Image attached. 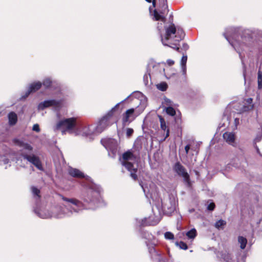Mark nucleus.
Listing matches in <instances>:
<instances>
[{"instance_id": "obj_40", "label": "nucleus", "mask_w": 262, "mask_h": 262, "mask_svg": "<svg viewBox=\"0 0 262 262\" xmlns=\"http://www.w3.org/2000/svg\"><path fill=\"white\" fill-rule=\"evenodd\" d=\"M187 60V56L186 55H183L181 58V66L186 65Z\"/></svg>"}, {"instance_id": "obj_22", "label": "nucleus", "mask_w": 262, "mask_h": 262, "mask_svg": "<svg viewBox=\"0 0 262 262\" xmlns=\"http://www.w3.org/2000/svg\"><path fill=\"white\" fill-rule=\"evenodd\" d=\"M246 103L247 105L245 103L243 105L242 107L239 109H237L239 113H242L245 112H247L249 110L251 109L253 107V105L251 104L252 103V98H248L246 100Z\"/></svg>"}, {"instance_id": "obj_17", "label": "nucleus", "mask_w": 262, "mask_h": 262, "mask_svg": "<svg viewBox=\"0 0 262 262\" xmlns=\"http://www.w3.org/2000/svg\"><path fill=\"white\" fill-rule=\"evenodd\" d=\"M141 236L146 239L145 243L151 244V245H156L158 243L157 239L150 233L146 231H141Z\"/></svg>"}, {"instance_id": "obj_41", "label": "nucleus", "mask_w": 262, "mask_h": 262, "mask_svg": "<svg viewBox=\"0 0 262 262\" xmlns=\"http://www.w3.org/2000/svg\"><path fill=\"white\" fill-rule=\"evenodd\" d=\"M0 159L5 164H8L9 162V160L8 158H6L5 156H2L1 155H0Z\"/></svg>"}, {"instance_id": "obj_8", "label": "nucleus", "mask_w": 262, "mask_h": 262, "mask_svg": "<svg viewBox=\"0 0 262 262\" xmlns=\"http://www.w3.org/2000/svg\"><path fill=\"white\" fill-rule=\"evenodd\" d=\"M123 161H121V164L124 166L126 169L130 172V177L135 180L137 179V167H135L134 165L130 162H128L129 160H133L135 159L133 154L129 150L124 152L122 155Z\"/></svg>"}, {"instance_id": "obj_37", "label": "nucleus", "mask_w": 262, "mask_h": 262, "mask_svg": "<svg viewBox=\"0 0 262 262\" xmlns=\"http://www.w3.org/2000/svg\"><path fill=\"white\" fill-rule=\"evenodd\" d=\"M176 245L181 249L186 250L188 248L186 244L183 242H176Z\"/></svg>"}, {"instance_id": "obj_32", "label": "nucleus", "mask_w": 262, "mask_h": 262, "mask_svg": "<svg viewBox=\"0 0 262 262\" xmlns=\"http://www.w3.org/2000/svg\"><path fill=\"white\" fill-rule=\"evenodd\" d=\"M186 236L189 239H193L196 236V230L194 228L191 229L186 233Z\"/></svg>"}, {"instance_id": "obj_56", "label": "nucleus", "mask_w": 262, "mask_h": 262, "mask_svg": "<svg viewBox=\"0 0 262 262\" xmlns=\"http://www.w3.org/2000/svg\"><path fill=\"white\" fill-rule=\"evenodd\" d=\"M183 47L184 49L185 50H187L188 49V46L187 44H186V43H184L183 44Z\"/></svg>"}, {"instance_id": "obj_19", "label": "nucleus", "mask_w": 262, "mask_h": 262, "mask_svg": "<svg viewBox=\"0 0 262 262\" xmlns=\"http://www.w3.org/2000/svg\"><path fill=\"white\" fill-rule=\"evenodd\" d=\"M223 137L228 144L233 146H236L235 137L234 133L226 132L224 133Z\"/></svg>"}, {"instance_id": "obj_5", "label": "nucleus", "mask_w": 262, "mask_h": 262, "mask_svg": "<svg viewBox=\"0 0 262 262\" xmlns=\"http://www.w3.org/2000/svg\"><path fill=\"white\" fill-rule=\"evenodd\" d=\"M141 93L139 92H134L131 95L128 96L126 98L122 101L121 102L117 103L114 107H113L105 116H104L98 122L96 126H95V132L96 134H100L103 132L107 127L112 124L113 122L111 121V119L113 115L115 109L119 106V105L123 102L125 101L128 99L130 96L139 98L141 96Z\"/></svg>"}, {"instance_id": "obj_10", "label": "nucleus", "mask_w": 262, "mask_h": 262, "mask_svg": "<svg viewBox=\"0 0 262 262\" xmlns=\"http://www.w3.org/2000/svg\"><path fill=\"white\" fill-rule=\"evenodd\" d=\"M217 257L222 262H245L246 259L244 255H233L227 251L219 252L217 253Z\"/></svg>"}, {"instance_id": "obj_54", "label": "nucleus", "mask_w": 262, "mask_h": 262, "mask_svg": "<svg viewBox=\"0 0 262 262\" xmlns=\"http://www.w3.org/2000/svg\"><path fill=\"white\" fill-rule=\"evenodd\" d=\"M145 220H146V219H144V220H141V222H139V224L141 226H143L144 225H145L146 224L145 223Z\"/></svg>"}, {"instance_id": "obj_45", "label": "nucleus", "mask_w": 262, "mask_h": 262, "mask_svg": "<svg viewBox=\"0 0 262 262\" xmlns=\"http://www.w3.org/2000/svg\"><path fill=\"white\" fill-rule=\"evenodd\" d=\"M215 207V204L214 203H210L207 206V209L208 210L212 211L214 209Z\"/></svg>"}, {"instance_id": "obj_53", "label": "nucleus", "mask_w": 262, "mask_h": 262, "mask_svg": "<svg viewBox=\"0 0 262 262\" xmlns=\"http://www.w3.org/2000/svg\"><path fill=\"white\" fill-rule=\"evenodd\" d=\"M258 79H262V73L260 71H258Z\"/></svg>"}, {"instance_id": "obj_27", "label": "nucleus", "mask_w": 262, "mask_h": 262, "mask_svg": "<svg viewBox=\"0 0 262 262\" xmlns=\"http://www.w3.org/2000/svg\"><path fill=\"white\" fill-rule=\"evenodd\" d=\"M226 224V222L225 221L220 220L215 222L214 227L219 230L223 229Z\"/></svg>"}, {"instance_id": "obj_43", "label": "nucleus", "mask_w": 262, "mask_h": 262, "mask_svg": "<svg viewBox=\"0 0 262 262\" xmlns=\"http://www.w3.org/2000/svg\"><path fill=\"white\" fill-rule=\"evenodd\" d=\"M133 132H134L133 129L130 128H127L126 129V136L128 137H129L130 136H131L132 135Z\"/></svg>"}, {"instance_id": "obj_14", "label": "nucleus", "mask_w": 262, "mask_h": 262, "mask_svg": "<svg viewBox=\"0 0 262 262\" xmlns=\"http://www.w3.org/2000/svg\"><path fill=\"white\" fill-rule=\"evenodd\" d=\"M21 157L30 163L34 165L38 170L43 171V168L39 158L36 155L32 154H22Z\"/></svg>"}, {"instance_id": "obj_50", "label": "nucleus", "mask_w": 262, "mask_h": 262, "mask_svg": "<svg viewBox=\"0 0 262 262\" xmlns=\"http://www.w3.org/2000/svg\"><path fill=\"white\" fill-rule=\"evenodd\" d=\"M167 63L169 66H171L174 64V61L171 59H168L167 60Z\"/></svg>"}, {"instance_id": "obj_30", "label": "nucleus", "mask_w": 262, "mask_h": 262, "mask_svg": "<svg viewBox=\"0 0 262 262\" xmlns=\"http://www.w3.org/2000/svg\"><path fill=\"white\" fill-rule=\"evenodd\" d=\"M162 105L164 108H165L166 107L173 106L174 104L170 99L166 97H164L163 98V101H162Z\"/></svg>"}, {"instance_id": "obj_26", "label": "nucleus", "mask_w": 262, "mask_h": 262, "mask_svg": "<svg viewBox=\"0 0 262 262\" xmlns=\"http://www.w3.org/2000/svg\"><path fill=\"white\" fill-rule=\"evenodd\" d=\"M238 243L240 245V248L242 249H244L247 244V240L246 238L242 236H239L238 237Z\"/></svg>"}, {"instance_id": "obj_18", "label": "nucleus", "mask_w": 262, "mask_h": 262, "mask_svg": "<svg viewBox=\"0 0 262 262\" xmlns=\"http://www.w3.org/2000/svg\"><path fill=\"white\" fill-rule=\"evenodd\" d=\"M68 172L71 176L74 178H83L87 180H89V179H90V178L89 176H85L82 171L76 168L70 167L68 170Z\"/></svg>"}, {"instance_id": "obj_3", "label": "nucleus", "mask_w": 262, "mask_h": 262, "mask_svg": "<svg viewBox=\"0 0 262 262\" xmlns=\"http://www.w3.org/2000/svg\"><path fill=\"white\" fill-rule=\"evenodd\" d=\"M177 200L174 196L169 195L167 199L158 201L152 208L154 215L149 217V225H156L161 220L162 213L170 214L176 209Z\"/></svg>"}, {"instance_id": "obj_33", "label": "nucleus", "mask_w": 262, "mask_h": 262, "mask_svg": "<svg viewBox=\"0 0 262 262\" xmlns=\"http://www.w3.org/2000/svg\"><path fill=\"white\" fill-rule=\"evenodd\" d=\"M52 83V80L51 78L50 77H46L43 79V80L41 83H42V85H43V86L46 89H48L51 86Z\"/></svg>"}, {"instance_id": "obj_6", "label": "nucleus", "mask_w": 262, "mask_h": 262, "mask_svg": "<svg viewBox=\"0 0 262 262\" xmlns=\"http://www.w3.org/2000/svg\"><path fill=\"white\" fill-rule=\"evenodd\" d=\"M77 126L76 119L75 118H70L63 119L59 121L54 127L55 130H60L62 135L68 132L70 134L75 133Z\"/></svg>"}, {"instance_id": "obj_16", "label": "nucleus", "mask_w": 262, "mask_h": 262, "mask_svg": "<svg viewBox=\"0 0 262 262\" xmlns=\"http://www.w3.org/2000/svg\"><path fill=\"white\" fill-rule=\"evenodd\" d=\"M42 85V83L40 81L34 82L32 83L29 86V88L25 93V95L22 96L21 99L26 98L31 93L35 92L39 90Z\"/></svg>"}, {"instance_id": "obj_48", "label": "nucleus", "mask_w": 262, "mask_h": 262, "mask_svg": "<svg viewBox=\"0 0 262 262\" xmlns=\"http://www.w3.org/2000/svg\"><path fill=\"white\" fill-rule=\"evenodd\" d=\"M254 147H255V149H256V150L257 153L259 156H261L262 155H261V153H260V152L259 149V148L258 147V146H257L256 144H255H255H254Z\"/></svg>"}, {"instance_id": "obj_23", "label": "nucleus", "mask_w": 262, "mask_h": 262, "mask_svg": "<svg viewBox=\"0 0 262 262\" xmlns=\"http://www.w3.org/2000/svg\"><path fill=\"white\" fill-rule=\"evenodd\" d=\"M159 120H160V122L161 128L162 130L166 131V132L165 138L164 139V140L166 138H167L169 136V130L166 125V124L164 119L161 116H159Z\"/></svg>"}, {"instance_id": "obj_34", "label": "nucleus", "mask_w": 262, "mask_h": 262, "mask_svg": "<svg viewBox=\"0 0 262 262\" xmlns=\"http://www.w3.org/2000/svg\"><path fill=\"white\" fill-rule=\"evenodd\" d=\"M164 110L169 116H173L176 115V111L172 106L166 107Z\"/></svg>"}, {"instance_id": "obj_42", "label": "nucleus", "mask_w": 262, "mask_h": 262, "mask_svg": "<svg viewBox=\"0 0 262 262\" xmlns=\"http://www.w3.org/2000/svg\"><path fill=\"white\" fill-rule=\"evenodd\" d=\"M148 77H149V76L148 75V72H147V73H146L143 77V80H144V83L146 85L148 84Z\"/></svg>"}, {"instance_id": "obj_21", "label": "nucleus", "mask_w": 262, "mask_h": 262, "mask_svg": "<svg viewBox=\"0 0 262 262\" xmlns=\"http://www.w3.org/2000/svg\"><path fill=\"white\" fill-rule=\"evenodd\" d=\"M135 110L134 108H130L127 110L123 115V122L124 123L130 122V118H132V119H134L135 118Z\"/></svg>"}, {"instance_id": "obj_51", "label": "nucleus", "mask_w": 262, "mask_h": 262, "mask_svg": "<svg viewBox=\"0 0 262 262\" xmlns=\"http://www.w3.org/2000/svg\"><path fill=\"white\" fill-rule=\"evenodd\" d=\"M190 149V146L189 145H187L185 147V152H186V154L187 155L188 153V151H189V150Z\"/></svg>"}, {"instance_id": "obj_15", "label": "nucleus", "mask_w": 262, "mask_h": 262, "mask_svg": "<svg viewBox=\"0 0 262 262\" xmlns=\"http://www.w3.org/2000/svg\"><path fill=\"white\" fill-rule=\"evenodd\" d=\"M75 134L76 135H79L85 137H88L93 134H96L95 132V126L93 125H81L77 126Z\"/></svg>"}, {"instance_id": "obj_36", "label": "nucleus", "mask_w": 262, "mask_h": 262, "mask_svg": "<svg viewBox=\"0 0 262 262\" xmlns=\"http://www.w3.org/2000/svg\"><path fill=\"white\" fill-rule=\"evenodd\" d=\"M158 90L161 91H165L167 89V84L165 82H161L157 85Z\"/></svg>"}, {"instance_id": "obj_11", "label": "nucleus", "mask_w": 262, "mask_h": 262, "mask_svg": "<svg viewBox=\"0 0 262 262\" xmlns=\"http://www.w3.org/2000/svg\"><path fill=\"white\" fill-rule=\"evenodd\" d=\"M165 64L160 63H151L148 64L147 72H148L149 78H151V75H157L158 74L164 75L166 78L169 77L165 72Z\"/></svg>"}, {"instance_id": "obj_47", "label": "nucleus", "mask_w": 262, "mask_h": 262, "mask_svg": "<svg viewBox=\"0 0 262 262\" xmlns=\"http://www.w3.org/2000/svg\"><path fill=\"white\" fill-rule=\"evenodd\" d=\"M261 139V136H257L254 140V144L256 142H259Z\"/></svg>"}, {"instance_id": "obj_57", "label": "nucleus", "mask_w": 262, "mask_h": 262, "mask_svg": "<svg viewBox=\"0 0 262 262\" xmlns=\"http://www.w3.org/2000/svg\"><path fill=\"white\" fill-rule=\"evenodd\" d=\"M141 187H142V188H143V189L144 191H145L144 188V187H143V186L142 185H141Z\"/></svg>"}, {"instance_id": "obj_4", "label": "nucleus", "mask_w": 262, "mask_h": 262, "mask_svg": "<svg viewBox=\"0 0 262 262\" xmlns=\"http://www.w3.org/2000/svg\"><path fill=\"white\" fill-rule=\"evenodd\" d=\"M185 36V33L180 27H175L172 24L166 29V34L164 39L161 36L162 44L165 46H168L177 51H179V42L182 40Z\"/></svg>"}, {"instance_id": "obj_31", "label": "nucleus", "mask_w": 262, "mask_h": 262, "mask_svg": "<svg viewBox=\"0 0 262 262\" xmlns=\"http://www.w3.org/2000/svg\"><path fill=\"white\" fill-rule=\"evenodd\" d=\"M154 19L155 20H161L162 21H165V18L162 15L159 14L156 10L154 11Z\"/></svg>"}, {"instance_id": "obj_9", "label": "nucleus", "mask_w": 262, "mask_h": 262, "mask_svg": "<svg viewBox=\"0 0 262 262\" xmlns=\"http://www.w3.org/2000/svg\"><path fill=\"white\" fill-rule=\"evenodd\" d=\"M101 143L107 150L108 156L115 158L118 151V141L113 138H106L101 139Z\"/></svg>"}, {"instance_id": "obj_24", "label": "nucleus", "mask_w": 262, "mask_h": 262, "mask_svg": "<svg viewBox=\"0 0 262 262\" xmlns=\"http://www.w3.org/2000/svg\"><path fill=\"white\" fill-rule=\"evenodd\" d=\"M8 118L10 125L13 126L16 124L17 121V115L15 113L13 112L9 113L8 115Z\"/></svg>"}, {"instance_id": "obj_28", "label": "nucleus", "mask_w": 262, "mask_h": 262, "mask_svg": "<svg viewBox=\"0 0 262 262\" xmlns=\"http://www.w3.org/2000/svg\"><path fill=\"white\" fill-rule=\"evenodd\" d=\"M32 193L36 200L40 198V190L35 186H32L31 188Z\"/></svg>"}, {"instance_id": "obj_1", "label": "nucleus", "mask_w": 262, "mask_h": 262, "mask_svg": "<svg viewBox=\"0 0 262 262\" xmlns=\"http://www.w3.org/2000/svg\"><path fill=\"white\" fill-rule=\"evenodd\" d=\"M102 189L99 185L92 183L89 186L86 194L83 196L84 202L75 198H67L60 194L59 196L66 205V209L68 211L69 217L76 215L87 209L85 203L89 204V208L93 209L96 207L104 205L101 197Z\"/></svg>"}, {"instance_id": "obj_39", "label": "nucleus", "mask_w": 262, "mask_h": 262, "mask_svg": "<svg viewBox=\"0 0 262 262\" xmlns=\"http://www.w3.org/2000/svg\"><path fill=\"white\" fill-rule=\"evenodd\" d=\"M164 237L166 239H173L174 235L170 232H166L164 233Z\"/></svg>"}, {"instance_id": "obj_2", "label": "nucleus", "mask_w": 262, "mask_h": 262, "mask_svg": "<svg viewBox=\"0 0 262 262\" xmlns=\"http://www.w3.org/2000/svg\"><path fill=\"white\" fill-rule=\"evenodd\" d=\"M224 35L239 54L241 58V51L245 50L252 42V37L249 30H242L240 28L231 27L226 30Z\"/></svg>"}, {"instance_id": "obj_38", "label": "nucleus", "mask_w": 262, "mask_h": 262, "mask_svg": "<svg viewBox=\"0 0 262 262\" xmlns=\"http://www.w3.org/2000/svg\"><path fill=\"white\" fill-rule=\"evenodd\" d=\"M152 259L156 262H165V259L162 257L160 253L153 258Z\"/></svg>"}, {"instance_id": "obj_49", "label": "nucleus", "mask_w": 262, "mask_h": 262, "mask_svg": "<svg viewBox=\"0 0 262 262\" xmlns=\"http://www.w3.org/2000/svg\"><path fill=\"white\" fill-rule=\"evenodd\" d=\"M258 87L259 89L262 88V79H258Z\"/></svg>"}, {"instance_id": "obj_7", "label": "nucleus", "mask_w": 262, "mask_h": 262, "mask_svg": "<svg viewBox=\"0 0 262 262\" xmlns=\"http://www.w3.org/2000/svg\"><path fill=\"white\" fill-rule=\"evenodd\" d=\"M39 217L42 219H48L50 217H55L57 219H62L65 217H69L68 211L66 209V203L61 205H57L51 207V212L40 213L38 212Z\"/></svg>"}, {"instance_id": "obj_44", "label": "nucleus", "mask_w": 262, "mask_h": 262, "mask_svg": "<svg viewBox=\"0 0 262 262\" xmlns=\"http://www.w3.org/2000/svg\"><path fill=\"white\" fill-rule=\"evenodd\" d=\"M32 130L33 131H35L36 132H40V128L38 124H35L32 127Z\"/></svg>"}, {"instance_id": "obj_13", "label": "nucleus", "mask_w": 262, "mask_h": 262, "mask_svg": "<svg viewBox=\"0 0 262 262\" xmlns=\"http://www.w3.org/2000/svg\"><path fill=\"white\" fill-rule=\"evenodd\" d=\"M62 104L61 100L48 99L41 102L38 105V109L43 110L49 107H53L55 109H59Z\"/></svg>"}, {"instance_id": "obj_55", "label": "nucleus", "mask_w": 262, "mask_h": 262, "mask_svg": "<svg viewBox=\"0 0 262 262\" xmlns=\"http://www.w3.org/2000/svg\"><path fill=\"white\" fill-rule=\"evenodd\" d=\"M234 123H235V126H236L239 124V119L235 118Z\"/></svg>"}, {"instance_id": "obj_20", "label": "nucleus", "mask_w": 262, "mask_h": 262, "mask_svg": "<svg viewBox=\"0 0 262 262\" xmlns=\"http://www.w3.org/2000/svg\"><path fill=\"white\" fill-rule=\"evenodd\" d=\"M12 142L14 144L20 147H22L24 149L28 151H31L33 149V147L29 144L24 142L23 140L18 139L17 138H14L12 140Z\"/></svg>"}, {"instance_id": "obj_52", "label": "nucleus", "mask_w": 262, "mask_h": 262, "mask_svg": "<svg viewBox=\"0 0 262 262\" xmlns=\"http://www.w3.org/2000/svg\"><path fill=\"white\" fill-rule=\"evenodd\" d=\"M148 3H151V0H145ZM152 5L153 6L155 7V6H156V0H152Z\"/></svg>"}, {"instance_id": "obj_25", "label": "nucleus", "mask_w": 262, "mask_h": 262, "mask_svg": "<svg viewBox=\"0 0 262 262\" xmlns=\"http://www.w3.org/2000/svg\"><path fill=\"white\" fill-rule=\"evenodd\" d=\"M146 246L148 247L149 253L152 259L154 258L156 255H158L159 253L156 251V250L155 248V246L156 245H151V244H148L147 243Z\"/></svg>"}, {"instance_id": "obj_35", "label": "nucleus", "mask_w": 262, "mask_h": 262, "mask_svg": "<svg viewBox=\"0 0 262 262\" xmlns=\"http://www.w3.org/2000/svg\"><path fill=\"white\" fill-rule=\"evenodd\" d=\"M161 2V5H162V11H161V13L164 14L166 11L167 9V6L166 4V0H159Z\"/></svg>"}, {"instance_id": "obj_46", "label": "nucleus", "mask_w": 262, "mask_h": 262, "mask_svg": "<svg viewBox=\"0 0 262 262\" xmlns=\"http://www.w3.org/2000/svg\"><path fill=\"white\" fill-rule=\"evenodd\" d=\"M181 69L183 75H185L186 73V65H182Z\"/></svg>"}, {"instance_id": "obj_12", "label": "nucleus", "mask_w": 262, "mask_h": 262, "mask_svg": "<svg viewBox=\"0 0 262 262\" xmlns=\"http://www.w3.org/2000/svg\"><path fill=\"white\" fill-rule=\"evenodd\" d=\"M174 171L179 176L182 177L184 182L190 185L189 175L187 172L185 168L179 162L175 163L173 167Z\"/></svg>"}, {"instance_id": "obj_29", "label": "nucleus", "mask_w": 262, "mask_h": 262, "mask_svg": "<svg viewBox=\"0 0 262 262\" xmlns=\"http://www.w3.org/2000/svg\"><path fill=\"white\" fill-rule=\"evenodd\" d=\"M34 211L39 216V214L37 213V212H40L42 213H48V212H51V208H50V210H49V209H47L46 208H45L43 207H41L39 208L36 207L34 209Z\"/></svg>"}]
</instances>
